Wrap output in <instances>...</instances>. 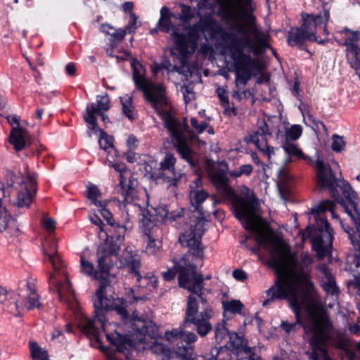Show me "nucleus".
I'll return each mask as SVG.
<instances>
[{"mask_svg":"<svg viewBox=\"0 0 360 360\" xmlns=\"http://www.w3.org/2000/svg\"><path fill=\"white\" fill-rule=\"evenodd\" d=\"M314 167L318 186L321 189H328L330 195L338 200L354 221L356 232L352 233V228L344 226L339 216L335 213L336 203L334 200H323L311 209V214L316 218V229L311 238L313 250L316 252L318 259H321L330 252L332 248L334 231L324 216L326 210L331 212L333 219L339 221L352 245L360 248V202L356 193L347 181L336 177L330 166L323 160H316Z\"/></svg>","mask_w":360,"mask_h":360,"instance_id":"nucleus-1","label":"nucleus"},{"mask_svg":"<svg viewBox=\"0 0 360 360\" xmlns=\"http://www.w3.org/2000/svg\"><path fill=\"white\" fill-rule=\"evenodd\" d=\"M210 178L223 200L228 201L235 217L242 223L243 226L250 232L257 244L269 251L274 264L277 268L285 269L294 263V257L289 247L283 243L274 231L262 223L256 214L258 202L250 189L243 186L242 195L237 194L229 185L226 174L219 170L210 172Z\"/></svg>","mask_w":360,"mask_h":360,"instance_id":"nucleus-2","label":"nucleus"},{"mask_svg":"<svg viewBox=\"0 0 360 360\" xmlns=\"http://www.w3.org/2000/svg\"><path fill=\"white\" fill-rule=\"evenodd\" d=\"M132 78L136 88L142 91L146 102L161 115L165 127L169 131L172 141L178 153L191 166H194L195 162L188 141L195 139L197 134L205 131L208 128V122H199L196 118L192 117L191 124L193 130H190L186 122H181L167 111H160L167 105L166 90L162 84L155 83L146 78L136 68L133 69Z\"/></svg>","mask_w":360,"mask_h":360,"instance_id":"nucleus-3","label":"nucleus"},{"mask_svg":"<svg viewBox=\"0 0 360 360\" xmlns=\"http://www.w3.org/2000/svg\"><path fill=\"white\" fill-rule=\"evenodd\" d=\"M203 231L198 228V225L191 230L188 235H183L180 238L186 240L188 252L178 261H174V266L162 273L163 278L169 281L174 278L178 273V281L181 287L196 295L202 304H206L207 300L202 296L203 276L198 273L197 266L202 264L203 248L201 246V239Z\"/></svg>","mask_w":360,"mask_h":360,"instance_id":"nucleus-4","label":"nucleus"},{"mask_svg":"<svg viewBox=\"0 0 360 360\" xmlns=\"http://www.w3.org/2000/svg\"><path fill=\"white\" fill-rule=\"evenodd\" d=\"M265 293L266 299L262 302L264 307H268L278 300H288L299 319V309L313 305L315 287L308 274L292 272L279 275Z\"/></svg>","mask_w":360,"mask_h":360,"instance_id":"nucleus-5","label":"nucleus"},{"mask_svg":"<svg viewBox=\"0 0 360 360\" xmlns=\"http://www.w3.org/2000/svg\"><path fill=\"white\" fill-rule=\"evenodd\" d=\"M44 262H50L53 271L49 274L48 282L50 291L57 293L60 301L73 307L75 302V295L72 285L67 276V270L63 262L58 253L56 240L50 238L43 244Z\"/></svg>","mask_w":360,"mask_h":360,"instance_id":"nucleus-6","label":"nucleus"},{"mask_svg":"<svg viewBox=\"0 0 360 360\" xmlns=\"http://www.w3.org/2000/svg\"><path fill=\"white\" fill-rule=\"evenodd\" d=\"M177 15L172 13L167 6L160 9L158 27L161 32L169 33L175 44L176 49L183 57L192 55L197 46L199 32L197 25L186 27V32H180L179 26L175 24Z\"/></svg>","mask_w":360,"mask_h":360,"instance_id":"nucleus-7","label":"nucleus"},{"mask_svg":"<svg viewBox=\"0 0 360 360\" xmlns=\"http://www.w3.org/2000/svg\"><path fill=\"white\" fill-rule=\"evenodd\" d=\"M213 316V311L210 307L205 308L195 318L184 319L183 323L178 328L166 331L165 340L172 344L186 343L185 346H192L198 340V336L193 332L186 329L191 324L194 325L198 334L205 337L212 330V326L210 321Z\"/></svg>","mask_w":360,"mask_h":360,"instance_id":"nucleus-8","label":"nucleus"},{"mask_svg":"<svg viewBox=\"0 0 360 360\" xmlns=\"http://www.w3.org/2000/svg\"><path fill=\"white\" fill-rule=\"evenodd\" d=\"M135 214L139 217L140 228L144 233V240L147 243L146 253L148 255L156 254L160 249V243L158 239L161 232L160 228L152 221V215L149 211L142 209L140 205H130L126 207V212H122L123 221L129 223L131 219L134 218Z\"/></svg>","mask_w":360,"mask_h":360,"instance_id":"nucleus-9","label":"nucleus"},{"mask_svg":"<svg viewBox=\"0 0 360 360\" xmlns=\"http://www.w3.org/2000/svg\"><path fill=\"white\" fill-rule=\"evenodd\" d=\"M332 324L328 317L323 313H316L313 316L311 332L312 334L310 345L313 352L310 360H319L317 352H319L324 360H329L326 346L330 339Z\"/></svg>","mask_w":360,"mask_h":360,"instance_id":"nucleus-10","label":"nucleus"},{"mask_svg":"<svg viewBox=\"0 0 360 360\" xmlns=\"http://www.w3.org/2000/svg\"><path fill=\"white\" fill-rule=\"evenodd\" d=\"M117 155L106 157L108 165L112 167L120 173V183L118 185V193L124 198V202L127 203L124 207L126 212V207L130 205H136L134 201L138 199V192L136 188L138 186V181L131 174L127 169L125 164L122 162H117L115 158Z\"/></svg>","mask_w":360,"mask_h":360,"instance_id":"nucleus-11","label":"nucleus"},{"mask_svg":"<svg viewBox=\"0 0 360 360\" xmlns=\"http://www.w3.org/2000/svg\"><path fill=\"white\" fill-rule=\"evenodd\" d=\"M134 334L132 335L139 336L137 338L139 342H146L147 336L154 340V342L150 346V350L153 353L158 355H161L163 359H167L169 355L175 352V350H171L162 342L157 340L158 337V327L149 320L141 319L135 316H133Z\"/></svg>","mask_w":360,"mask_h":360,"instance_id":"nucleus-12","label":"nucleus"},{"mask_svg":"<svg viewBox=\"0 0 360 360\" xmlns=\"http://www.w3.org/2000/svg\"><path fill=\"white\" fill-rule=\"evenodd\" d=\"M229 341L226 342L224 347H213L210 353L205 356L207 360H236L240 355L247 351L249 352L248 347V341L236 333H231L229 334Z\"/></svg>","mask_w":360,"mask_h":360,"instance_id":"nucleus-13","label":"nucleus"},{"mask_svg":"<svg viewBox=\"0 0 360 360\" xmlns=\"http://www.w3.org/2000/svg\"><path fill=\"white\" fill-rule=\"evenodd\" d=\"M359 32L352 31L347 27L338 31L334 39L340 46L346 47L345 52L348 60H351V66L360 76V48L358 45Z\"/></svg>","mask_w":360,"mask_h":360,"instance_id":"nucleus-14","label":"nucleus"},{"mask_svg":"<svg viewBox=\"0 0 360 360\" xmlns=\"http://www.w3.org/2000/svg\"><path fill=\"white\" fill-rule=\"evenodd\" d=\"M236 71V84L238 88L244 87L257 70L256 62L250 55L239 48L231 52Z\"/></svg>","mask_w":360,"mask_h":360,"instance_id":"nucleus-15","label":"nucleus"},{"mask_svg":"<svg viewBox=\"0 0 360 360\" xmlns=\"http://www.w3.org/2000/svg\"><path fill=\"white\" fill-rule=\"evenodd\" d=\"M14 205L18 208L28 209L37 193V179L34 174H26L16 188Z\"/></svg>","mask_w":360,"mask_h":360,"instance_id":"nucleus-16","label":"nucleus"},{"mask_svg":"<svg viewBox=\"0 0 360 360\" xmlns=\"http://www.w3.org/2000/svg\"><path fill=\"white\" fill-rule=\"evenodd\" d=\"M18 295L24 302V307L27 310L40 309L42 304L37 292L35 281L32 278L20 281L18 284Z\"/></svg>","mask_w":360,"mask_h":360,"instance_id":"nucleus-17","label":"nucleus"},{"mask_svg":"<svg viewBox=\"0 0 360 360\" xmlns=\"http://www.w3.org/2000/svg\"><path fill=\"white\" fill-rule=\"evenodd\" d=\"M176 159L171 153H166L160 163V176L169 186H178L181 181L186 179V176L175 170Z\"/></svg>","mask_w":360,"mask_h":360,"instance_id":"nucleus-18","label":"nucleus"},{"mask_svg":"<svg viewBox=\"0 0 360 360\" xmlns=\"http://www.w3.org/2000/svg\"><path fill=\"white\" fill-rule=\"evenodd\" d=\"M330 18V13L328 10H323L319 15L302 13V27L308 35V40L316 41V33L321 25L328 23Z\"/></svg>","mask_w":360,"mask_h":360,"instance_id":"nucleus-19","label":"nucleus"},{"mask_svg":"<svg viewBox=\"0 0 360 360\" xmlns=\"http://www.w3.org/2000/svg\"><path fill=\"white\" fill-rule=\"evenodd\" d=\"M250 136L251 142L270 160L271 155H274V148L267 143V137L271 136V133L266 122L264 120L259 122L257 129Z\"/></svg>","mask_w":360,"mask_h":360,"instance_id":"nucleus-20","label":"nucleus"},{"mask_svg":"<svg viewBox=\"0 0 360 360\" xmlns=\"http://www.w3.org/2000/svg\"><path fill=\"white\" fill-rule=\"evenodd\" d=\"M252 0H231L220 4L219 15L224 19L230 20H240L245 12V6H249Z\"/></svg>","mask_w":360,"mask_h":360,"instance_id":"nucleus-21","label":"nucleus"},{"mask_svg":"<svg viewBox=\"0 0 360 360\" xmlns=\"http://www.w3.org/2000/svg\"><path fill=\"white\" fill-rule=\"evenodd\" d=\"M97 103H91L86 107V113L84 115V120L91 125L92 129H95L97 125V115L102 111L110 109V98L108 95L98 96Z\"/></svg>","mask_w":360,"mask_h":360,"instance_id":"nucleus-22","label":"nucleus"},{"mask_svg":"<svg viewBox=\"0 0 360 360\" xmlns=\"http://www.w3.org/2000/svg\"><path fill=\"white\" fill-rule=\"evenodd\" d=\"M0 304L2 311L14 316L22 315V308L18 304L15 293L7 291L6 288L0 286Z\"/></svg>","mask_w":360,"mask_h":360,"instance_id":"nucleus-23","label":"nucleus"},{"mask_svg":"<svg viewBox=\"0 0 360 360\" xmlns=\"http://www.w3.org/2000/svg\"><path fill=\"white\" fill-rule=\"evenodd\" d=\"M22 177L16 175L11 170H1L0 172V197L2 199L5 198L6 195L9 197L19 186V184H20L19 179H22Z\"/></svg>","mask_w":360,"mask_h":360,"instance_id":"nucleus-24","label":"nucleus"},{"mask_svg":"<svg viewBox=\"0 0 360 360\" xmlns=\"http://www.w3.org/2000/svg\"><path fill=\"white\" fill-rule=\"evenodd\" d=\"M18 231L15 219L8 213L7 209L3 205V200L0 197V232H5L10 236H16Z\"/></svg>","mask_w":360,"mask_h":360,"instance_id":"nucleus-25","label":"nucleus"},{"mask_svg":"<svg viewBox=\"0 0 360 360\" xmlns=\"http://www.w3.org/2000/svg\"><path fill=\"white\" fill-rule=\"evenodd\" d=\"M123 259L124 266L127 269L130 278L134 281L141 280V262L140 257L136 253L127 252L123 257Z\"/></svg>","mask_w":360,"mask_h":360,"instance_id":"nucleus-26","label":"nucleus"},{"mask_svg":"<svg viewBox=\"0 0 360 360\" xmlns=\"http://www.w3.org/2000/svg\"><path fill=\"white\" fill-rule=\"evenodd\" d=\"M220 105L224 109V115L227 117L237 115V110L234 105H231L226 86L218 87L216 90Z\"/></svg>","mask_w":360,"mask_h":360,"instance_id":"nucleus-27","label":"nucleus"},{"mask_svg":"<svg viewBox=\"0 0 360 360\" xmlns=\"http://www.w3.org/2000/svg\"><path fill=\"white\" fill-rule=\"evenodd\" d=\"M287 42L290 46H302L308 39V35L302 26L291 27L286 34Z\"/></svg>","mask_w":360,"mask_h":360,"instance_id":"nucleus-28","label":"nucleus"},{"mask_svg":"<svg viewBox=\"0 0 360 360\" xmlns=\"http://www.w3.org/2000/svg\"><path fill=\"white\" fill-rule=\"evenodd\" d=\"M282 148L291 161L299 160H311V159L303 153L299 146L293 142L284 141L282 144Z\"/></svg>","mask_w":360,"mask_h":360,"instance_id":"nucleus-29","label":"nucleus"},{"mask_svg":"<svg viewBox=\"0 0 360 360\" xmlns=\"http://www.w3.org/2000/svg\"><path fill=\"white\" fill-rule=\"evenodd\" d=\"M27 132L21 127H13L10 134V143L16 150H22L27 145Z\"/></svg>","mask_w":360,"mask_h":360,"instance_id":"nucleus-30","label":"nucleus"},{"mask_svg":"<svg viewBox=\"0 0 360 360\" xmlns=\"http://www.w3.org/2000/svg\"><path fill=\"white\" fill-rule=\"evenodd\" d=\"M163 360H195L194 348L193 346H179L176 349V352L169 355L167 359Z\"/></svg>","mask_w":360,"mask_h":360,"instance_id":"nucleus-31","label":"nucleus"},{"mask_svg":"<svg viewBox=\"0 0 360 360\" xmlns=\"http://www.w3.org/2000/svg\"><path fill=\"white\" fill-rule=\"evenodd\" d=\"M101 209L100 210L101 214L103 217L104 219L107 221L108 224L110 225V227L108 229V233H110V235H114L115 236V239H113V243H117V237L120 235V231H119V226H123L127 230V228L125 225H120L117 224L116 226H114L115 223L112 221L113 217L112 213L103 206L101 207Z\"/></svg>","mask_w":360,"mask_h":360,"instance_id":"nucleus-32","label":"nucleus"},{"mask_svg":"<svg viewBox=\"0 0 360 360\" xmlns=\"http://www.w3.org/2000/svg\"><path fill=\"white\" fill-rule=\"evenodd\" d=\"M114 138L105 132H101L99 139V146L107 153V156L117 155V150L113 145Z\"/></svg>","mask_w":360,"mask_h":360,"instance_id":"nucleus-33","label":"nucleus"},{"mask_svg":"<svg viewBox=\"0 0 360 360\" xmlns=\"http://www.w3.org/2000/svg\"><path fill=\"white\" fill-rule=\"evenodd\" d=\"M135 282L138 288H145L149 292L155 290L158 285V279L155 275L141 276V279Z\"/></svg>","mask_w":360,"mask_h":360,"instance_id":"nucleus-34","label":"nucleus"},{"mask_svg":"<svg viewBox=\"0 0 360 360\" xmlns=\"http://www.w3.org/2000/svg\"><path fill=\"white\" fill-rule=\"evenodd\" d=\"M29 349L32 360H49L48 351L41 347L37 342L30 341Z\"/></svg>","mask_w":360,"mask_h":360,"instance_id":"nucleus-35","label":"nucleus"},{"mask_svg":"<svg viewBox=\"0 0 360 360\" xmlns=\"http://www.w3.org/2000/svg\"><path fill=\"white\" fill-rule=\"evenodd\" d=\"M209 194L203 189L191 190L189 193L191 203L195 210H199L200 205L208 198Z\"/></svg>","mask_w":360,"mask_h":360,"instance_id":"nucleus-36","label":"nucleus"},{"mask_svg":"<svg viewBox=\"0 0 360 360\" xmlns=\"http://www.w3.org/2000/svg\"><path fill=\"white\" fill-rule=\"evenodd\" d=\"M122 112L124 115L130 120L135 119L134 106L132 103V98L130 96H124L121 98Z\"/></svg>","mask_w":360,"mask_h":360,"instance_id":"nucleus-37","label":"nucleus"},{"mask_svg":"<svg viewBox=\"0 0 360 360\" xmlns=\"http://www.w3.org/2000/svg\"><path fill=\"white\" fill-rule=\"evenodd\" d=\"M198 298L196 297L191 295L188 297L185 319H188L189 318H195V316H198L199 314H198Z\"/></svg>","mask_w":360,"mask_h":360,"instance_id":"nucleus-38","label":"nucleus"},{"mask_svg":"<svg viewBox=\"0 0 360 360\" xmlns=\"http://www.w3.org/2000/svg\"><path fill=\"white\" fill-rule=\"evenodd\" d=\"M222 306L224 311L231 314H240L244 307L243 304L240 300H236L224 301L222 302Z\"/></svg>","mask_w":360,"mask_h":360,"instance_id":"nucleus-39","label":"nucleus"},{"mask_svg":"<svg viewBox=\"0 0 360 360\" xmlns=\"http://www.w3.org/2000/svg\"><path fill=\"white\" fill-rule=\"evenodd\" d=\"M181 6V14L177 15V19L183 22L184 30H186V27L191 26L189 25V22L194 17V13L192 11L191 8L189 6L182 4Z\"/></svg>","mask_w":360,"mask_h":360,"instance_id":"nucleus-40","label":"nucleus"},{"mask_svg":"<svg viewBox=\"0 0 360 360\" xmlns=\"http://www.w3.org/2000/svg\"><path fill=\"white\" fill-rule=\"evenodd\" d=\"M91 222L94 224L95 225L98 226V229L99 230V238L101 239L105 238V242L107 240L108 238L111 239L112 237L115 238L114 235H109L108 234V229L105 228V225L103 224V222L101 221V219L96 215H94L93 217H91L90 218Z\"/></svg>","mask_w":360,"mask_h":360,"instance_id":"nucleus-41","label":"nucleus"},{"mask_svg":"<svg viewBox=\"0 0 360 360\" xmlns=\"http://www.w3.org/2000/svg\"><path fill=\"white\" fill-rule=\"evenodd\" d=\"M302 134V128L299 124H293L290 127L287 128L285 131V140L293 142L297 140Z\"/></svg>","mask_w":360,"mask_h":360,"instance_id":"nucleus-42","label":"nucleus"},{"mask_svg":"<svg viewBox=\"0 0 360 360\" xmlns=\"http://www.w3.org/2000/svg\"><path fill=\"white\" fill-rule=\"evenodd\" d=\"M300 309H299V314ZM296 316V322L291 323L288 321H282L280 325V328L283 330L286 335H290V333H295L297 332L300 324L301 323L300 314H299V319L297 316Z\"/></svg>","mask_w":360,"mask_h":360,"instance_id":"nucleus-43","label":"nucleus"},{"mask_svg":"<svg viewBox=\"0 0 360 360\" xmlns=\"http://www.w3.org/2000/svg\"><path fill=\"white\" fill-rule=\"evenodd\" d=\"M240 43L243 47L250 48L254 53H257L259 49L264 44V41L257 39L254 44L250 43V39L248 36H244L239 39Z\"/></svg>","mask_w":360,"mask_h":360,"instance_id":"nucleus-44","label":"nucleus"},{"mask_svg":"<svg viewBox=\"0 0 360 360\" xmlns=\"http://www.w3.org/2000/svg\"><path fill=\"white\" fill-rule=\"evenodd\" d=\"M321 286L328 294L331 295H338L340 292L334 278L328 280H321Z\"/></svg>","mask_w":360,"mask_h":360,"instance_id":"nucleus-45","label":"nucleus"},{"mask_svg":"<svg viewBox=\"0 0 360 360\" xmlns=\"http://www.w3.org/2000/svg\"><path fill=\"white\" fill-rule=\"evenodd\" d=\"M86 196L94 205L102 207L101 202L98 200L101 193L96 186L91 185L88 187Z\"/></svg>","mask_w":360,"mask_h":360,"instance_id":"nucleus-46","label":"nucleus"},{"mask_svg":"<svg viewBox=\"0 0 360 360\" xmlns=\"http://www.w3.org/2000/svg\"><path fill=\"white\" fill-rule=\"evenodd\" d=\"M202 27L205 30L211 31L212 32H217L219 29V26L216 20L211 17H205L201 19Z\"/></svg>","mask_w":360,"mask_h":360,"instance_id":"nucleus-47","label":"nucleus"},{"mask_svg":"<svg viewBox=\"0 0 360 360\" xmlns=\"http://www.w3.org/2000/svg\"><path fill=\"white\" fill-rule=\"evenodd\" d=\"M231 333L226 328L224 323H218L214 330L216 342L219 344L227 335L229 336Z\"/></svg>","mask_w":360,"mask_h":360,"instance_id":"nucleus-48","label":"nucleus"},{"mask_svg":"<svg viewBox=\"0 0 360 360\" xmlns=\"http://www.w3.org/2000/svg\"><path fill=\"white\" fill-rule=\"evenodd\" d=\"M41 224L44 229H45L49 233L54 232L56 229V221L51 217L46 215H44L41 219Z\"/></svg>","mask_w":360,"mask_h":360,"instance_id":"nucleus-49","label":"nucleus"},{"mask_svg":"<svg viewBox=\"0 0 360 360\" xmlns=\"http://www.w3.org/2000/svg\"><path fill=\"white\" fill-rule=\"evenodd\" d=\"M184 102L188 104L195 98V92L191 84H184L181 87Z\"/></svg>","mask_w":360,"mask_h":360,"instance_id":"nucleus-50","label":"nucleus"},{"mask_svg":"<svg viewBox=\"0 0 360 360\" xmlns=\"http://www.w3.org/2000/svg\"><path fill=\"white\" fill-rule=\"evenodd\" d=\"M333 143H332V149L335 152L342 151L345 146V143L342 139V137L335 134L332 137Z\"/></svg>","mask_w":360,"mask_h":360,"instance_id":"nucleus-51","label":"nucleus"},{"mask_svg":"<svg viewBox=\"0 0 360 360\" xmlns=\"http://www.w3.org/2000/svg\"><path fill=\"white\" fill-rule=\"evenodd\" d=\"M127 34V31L125 30L119 29L117 30L114 33L111 34L112 38L110 46L112 48L117 46V41H121L124 39L125 35Z\"/></svg>","mask_w":360,"mask_h":360,"instance_id":"nucleus-52","label":"nucleus"},{"mask_svg":"<svg viewBox=\"0 0 360 360\" xmlns=\"http://www.w3.org/2000/svg\"><path fill=\"white\" fill-rule=\"evenodd\" d=\"M317 269L320 272V274L322 276L321 280H328L334 278L330 269L326 264H323L319 265L317 266Z\"/></svg>","mask_w":360,"mask_h":360,"instance_id":"nucleus-53","label":"nucleus"},{"mask_svg":"<svg viewBox=\"0 0 360 360\" xmlns=\"http://www.w3.org/2000/svg\"><path fill=\"white\" fill-rule=\"evenodd\" d=\"M184 208H179L175 210L169 211V214L168 215V219L169 221H176L179 218L184 216Z\"/></svg>","mask_w":360,"mask_h":360,"instance_id":"nucleus-54","label":"nucleus"},{"mask_svg":"<svg viewBox=\"0 0 360 360\" xmlns=\"http://www.w3.org/2000/svg\"><path fill=\"white\" fill-rule=\"evenodd\" d=\"M233 277L238 281L244 282L248 278V276L245 271L242 269H238L233 271Z\"/></svg>","mask_w":360,"mask_h":360,"instance_id":"nucleus-55","label":"nucleus"},{"mask_svg":"<svg viewBox=\"0 0 360 360\" xmlns=\"http://www.w3.org/2000/svg\"><path fill=\"white\" fill-rule=\"evenodd\" d=\"M138 142L139 141L136 137L134 135L131 134L127 141V146L128 150H134L138 146Z\"/></svg>","mask_w":360,"mask_h":360,"instance_id":"nucleus-56","label":"nucleus"},{"mask_svg":"<svg viewBox=\"0 0 360 360\" xmlns=\"http://www.w3.org/2000/svg\"><path fill=\"white\" fill-rule=\"evenodd\" d=\"M124 157L125 159L130 163H134L137 162L139 158V155L131 150H128L127 152L124 153Z\"/></svg>","mask_w":360,"mask_h":360,"instance_id":"nucleus-57","label":"nucleus"},{"mask_svg":"<svg viewBox=\"0 0 360 360\" xmlns=\"http://www.w3.org/2000/svg\"><path fill=\"white\" fill-rule=\"evenodd\" d=\"M148 293L146 292L143 293V295L141 296H135L134 295V290L131 288L128 292V298L129 299V302H131L132 300L133 302H138L139 300H145L146 299V295Z\"/></svg>","mask_w":360,"mask_h":360,"instance_id":"nucleus-58","label":"nucleus"},{"mask_svg":"<svg viewBox=\"0 0 360 360\" xmlns=\"http://www.w3.org/2000/svg\"><path fill=\"white\" fill-rule=\"evenodd\" d=\"M157 214L163 219H168V215L169 214V210L166 205L160 206L157 209Z\"/></svg>","mask_w":360,"mask_h":360,"instance_id":"nucleus-59","label":"nucleus"},{"mask_svg":"<svg viewBox=\"0 0 360 360\" xmlns=\"http://www.w3.org/2000/svg\"><path fill=\"white\" fill-rule=\"evenodd\" d=\"M250 95V90H244L243 91H236L233 94V97L238 101H241L243 98H246Z\"/></svg>","mask_w":360,"mask_h":360,"instance_id":"nucleus-60","label":"nucleus"},{"mask_svg":"<svg viewBox=\"0 0 360 360\" xmlns=\"http://www.w3.org/2000/svg\"><path fill=\"white\" fill-rule=\"evenodd\" d=\"M239 169L243 175L248 176L252 174L253 171V167L250 164L243 165L239 167Z\"/></svg>","mask_w":360,"mask_h":360,"instance_id":"nucleus-61","label":"nucleus"},{"mask_svg":"<svg viewBox=\"0 0 360 360\" xmlns=\"http://www.w3.org/2000/svg\"><path fill=\"white\" fill-rule=\"evenodd\" d=\"M202 186V181L200 176H198L193 183L190 186L191 190H200Z\"/></svg>","mask_w":360,"mask_h":360,"instance_id":"nucleus-62","label":"nucleus"},{"mask_svg":"<svg viewBox=\"0 0 360 360\" xmlns=\"http://www.w3.org/2000/svg\"><path fill=\"white\" fill-rule=\"evenodd\" d=\"M76 66L73 63H69L65 66V72L70 76L75 75Z\"/></svg>","mask_w":360,"mask_h":360,"instance_id":"nucleus-63","label":"nucleus"},{"mask_svg":"<svg viewBox=\"0 0 360 360\" xmlns=\"http://www.w3.org/2000/svg\"><path fill=\"white\" fill-rule=\"evenodd\" d=\"M280 179L282 181L288 184L292 181V176L286 171H282L280 174Z\"/></svg>","mask_w":360,"mask_h":360,"instance_id":"nucleus-64","label":"nucleus"}]
</instances>
